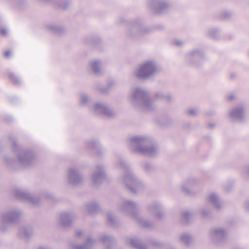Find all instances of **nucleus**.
Listing matches in <instances>:
<instances>
[{"instance_id": "13", "label": "nucleus", "mask_w": 249, "mask_h": 249, "mask_svg": "<svg viewBox=\"0 0 249 249\" xmlns=\"http://www.w3.org/2000/svg\"><path fill=\"white\" fill-rule=\"evenodd\" d=\"M14 195L17 199L27 201L35 205L37 204L40 199L38 196L32 195L27 191L19 188L15 189Z\"/></svg>"}, {"instance_id": "12", "label": "nucleus", "mask_w": 249, "mask_h": 249, "mask_svg": "<svg viewBox=\"0 0 249 249\" xmlns=\"http://www.w3.org/2000/svg\"><path fill=\"white\" fill-rule=\"evenodd\" d=\"M148 6L155 14H161L168 10L170 4L165 0H150Z\"/></svg>"}, {"instance_id": "6", "label": "nucleus", "mask_w": 249, "mask_h": 249, "mask_svg": "<svg viewBox=\"0 0 249 249\" xmlns=\"http://www.w3.org/2000/svg\"><path fill=\"white\" fill-rule=\"evenodd\" d=\"M159 70L158 65L154 61L147 60L138 66L135 75L139 79L148 80L153 77Z\"/></svg>"}, {"instance_id": "38", "label": "nucleus", "mask_w": 249, "mask_h": 249, "mask_svg": "<svg viewBox=\"0 0 249 249\" xmlns=\"http://www.w3.org/2000/svg\"><path fill=\"white\" fill-rule=\"evenodd\" d=\"M80 103L81 105H86L89 101V98L85 93H81L80 94Z\"/></svg>"}, {"instance_id": "35", "label": "nucleus", "mask_w": 249, "mask_h": 249, "mask_svg": "<svg viewBox=\"0 0 249 249\" xmlns=\"http://www.w3.org/2000/svg\"><path fill=\"white\" fill-rule=\"evenodd\" d=\"M115 83L114 81H109L106 88H96V90L102 93H106L108 92L111 89L115 86Z\"/></svg>"}, {"instance_id": "55", "label": "nucleus", "mask_w": 249, "mask_h": 249, "mask_svg": "<svg viewBox=\"0 0 249 249\" xmlns=\"http://www.w3.org/2000/svg\"><path fill=\"white\" fill-rule=\"evenodd\" d=\"M2 147L1 146V145H0V152H1V151H2Z\"/></svg>"}, {"instance_id": "50", "label": "nucleus", "mask_w": 249, "mask_h": 249, "mask_svg": "<svg viewBox=\"0 0 249 249\" xmlns=\"http://www.w3.org/2000/svg\"><path fill=\"white\" fill-rule=\"evenodd\" d=\"M83 232L80 230L77 231L75 232V236L77 238L80 237L83 235Z\"/></svg>"}, {"instance_id": "54", "label": "nucleus", "mask_w": 249, "mask_h": 249, "mask_svg": "<svg viewBox=\"0 0 249 249\" xmlns=\"http://www.w3.org/2000/svg\"><path fill=\"white\" fill-rule=\"evenodd\" d=\"M127 34H128V36H131V33L130 32H128Z\"/></svg>"}, {"instance_id": "30", "label": "nucleus", "mask_w": 249, "mask_h": 249, "mask_svg": "<svg viewBox=\"0 0 249 249\" xmlns=\"http://www.w3.org/2000/svg\"><path fill=\"white\" fill-rule=\"evenodd\" d=\"M96 241L90 237L87 238L85 244L83 245L74 246V249H91V248L95 244Z\"/></svg>"}, {"instance_id": "49", "label": "nucleus", "mask_w": 249, "mask_h": 249, "mask_svg": "<svg viewBox=\"0 0 249 249\" xmlns=\"http://www.w3.org/2000/svg\"><path fill=\"white\" fill-rule=\"evenodd\" d=\"M244 207L246 210L249 213V199L247 200L245 202L244 204Z\"/></svg>"}, {"instance_id": "17", "label": "nucleus", "mask_w": 249, "mask_h": 249, "mask_svg": "<svg viewBox=\"0 0 249 249\" xmlns=\"http://www.w3.org/2000/svg\"><path fill=\"white\" fill-rule=\"evenodd\" d=\"M76 217V214L73 213L63 212L60 214L59 223L64 227L71 225L72 221Z\"/></svg>"}, {"instance_id": "27", "label": "nucleus", "mask_w": 249, "mask_h": 249, "mask_svg": "<svg viewBox=\"0 0 249 249\" xmlns=\"http://www.w3.org/2000/svg\"><path fill=\"white\" fill-rule=\"evenodd\" d=\"M179 240L182 244L188 247L191 245L193 242V237L189 233L183 232L179 235Z\"/></svg>"}, {"instance_id": "37", "label": "nucleus", "mask_w": 249, "mask_h": 249, "mask_svg": "<svg viewBox=\"0 0 249 249\" xmlns=\"http://www.w3.org/2000/svg\"><path fill=\"white\" fill-rule=\"evenodd\" d=\"M242 177L245 179H249V164L245 165L241 169Z\"/></svg>"}, {"instance_id": "39", "label": "nucleus", "mask_w": 249, "mask_h": 249, "mask_svg": "<svg viewBox=\"0 0 249 249\" xmlns=\"http://www.w3.org/2000/svg\"><path fill=\"white\" fill-rule=\"evenodd\" d=\"M107 222L112 226L116 225V219L114 215L111 213H108L107 214Z\"/></svg>"}, {"instance_id": "5", "label": "nucleus", "mask_w": 249, "mask_h": 249, "mask_svg": "<svg viewBox=\"0 0 249 249\" xmlns=\"http://www.w3.org/2000/svg\"><path fill=\"white\" fill-rule=\"evenodd\" d=\"M138 204L137 202L125 199L123 200L119 207L120 210L126 215L136 220L142 226L150 228L153 226V223L141 217L137 213Z\"/></svg>"}, {"instance_id": "16", "label": "nucleus", "mask_w": 249, "mask_h": 249, "mask_svg": "<svg viewBox=\"0 0 249 249\" xmlns=\"http://www.w3.org/2000/svg\"><path fill=\"white\" fill-rule=\"evenodd\" d=\"M199 180L196 178H191L184 181L180 185L181 191L187 195H192V187L199 183Z\"/></svg>"}, {"instance_id": "47", "label": "nucleus", "mask_w": 249, "mask_h": 249, "mask_svg": "<svg viewBox=\"0 0 249 249\" xmlns=\"http://www.w3.org/2000/svg\"><path fill=\"white\" fill-rule=\"evenodd\" d=\"M4 57L6 59L9 58L12 55V53L10 50H7L3 53Z\"/></svg>"}, {"instance_id": "31", "label": "nucleus", "mask_w": 249, "mask_h": 249, "mask_svg": "<svg viewBox=\"0 0 249 249\" xmlns=\"http://www.w3.org/2000/svg\"><path fill=\"white\" fill-rule=\"evenodd\" d=\"M46 28L48 31L56 33L58 34H62L65 32V29L60 26L54 24H49L46 26Z\"/></svg>"}, {"instance_id": "29", "label": "nucleus", "mask_w": 249, "mask_h": 249, "mask_svg": "<svg viewBox=\"0 0 249 249\" xmlns=\"http://www.w3.org/2000/svg\"><path fill=\"white\" fill-rule=\"evenodd\" d=\"M85 42L88 45H102L103 40L99 36H88L85 39Z\"/></svg>"}, {"instance_id": "28", "label": "nucleus", "mask_w": 249, "mask_h": 249, "mask_svg": "<svg viewBox=\"0 0 249 249\" xmlns=\"http://www.w3.org/2000/svg\"><path fill=\"white\" fill-rule=\"evenodd\" d=\"M19 234L26 238H28L33 234L32 228L29 225L23 226L19 228Z\"/></svg>"}, {"instance_id": "15", "label": "nucleus", "mask_w": 249, "mask_h": 249, "mask_svg": "<svg viewBox=\"0 0 249 249\" xmlns=\"http://www.w3.org/2000/svg\"><path fill=\"white\" fill-rule=\"evenodd\" d=\"M147 211L154 216L160 219L164 214L162 205L159 202L154 201L147 205Z\"/></svg>"}, {"instance_id": "2", "label": "nucleus", "mask_w": 249, "mask_h": 249, "mask_svg": "<svg viewBox=\"0 0 249 249\" xmlns=\"http://www.w3.org/2000/svg\"><path fill=\"white\" fill-rule=\"evenodd\" d=\"M132 152L150 156H155L158 153L157 144L147 136H134L130 138L127 143Z\"/></svg>"}, {"instance_id": "23", "label": "nucleus", "mask_w": 249, "mask_h": 249, "mask_svg": "<svg viewBox=\"0 0 249 249\" xmlns=\"http://www.w3.org/2000/svg\"><path fill=\"white\" fill-rule=\"evenodd\" d=\"M133 32L137 36H141L150 32V29L139 23L134 24L132 28Z\"/></svg>"}, {"instance_id": "26", "label": "nucleus", "mask_w": 249, "mask_h": 249, "mask_svg": "<svg viewBox=\"0 0 249 249\" xmlns=\"http://www.w3.org/2000/svg\"><path fill=\"white\" fill-rule=\"evenodd\" d=\"M86 146L89 150L98 152V151L102 149V145L98 140L92 139L88 140L86 142Z\"/></svg>"}, {"instance_id": "18", "label": "nucleus", "mask_w": 249, "mask_h": 249, "mask_svg": "<svg viewBox=\"0 0 249 249\" xmlns=\"http://www.w3.org/2000/svg\"><path fill=\"white\" fill-rule=\"evenodd\" d=\"M99 240L105 246V249H112L113 245L116 243L115 238L108 234L101 235Z\"/></svg>"}, {"instance_id": "40", "label": "nucleus", "mask_w": 249, "mask_h": 249, "mask_svg": "<svg viewBox=\"0 0 249 249\" xmlns=\"http://www.w3.org/2000/svg\"><path fill=\"white\" fill-rule=\"evenodd\" d=\"M200 211L202 215L204 218H210L211 217V213L208 208L203 207L201 208Z\"/></svg>"}, {"instance_id": "25", "label": "nucleus", "mask_w": 249, "mask_h": 249, "mask_svg": "<svg viewBox=\"0 0 249 249\" xmlns=\"http://www.w3.org/2000/svg\"><path fill=\"white\" fill-rule=\"evenodd\" d=\"M154 121L157 124L162 127L168 126L173 123L172 119L170 117L165 116L156 117Z\"/></svg>"}, {"instance_id": "3", "label": "nucleus", "mask_w": 249, "mask_h": 249, "mask_svg": "<svg viewBox=\"0 0 249 249\" xmlns=\"http://www.w3.org/2000/svg\"><path fill=\"white\" fill-rule=\"evenodd\" d=\"M12 147L13 150L17 155L18 160L15 158H11L9 157H5V164L9 168H16L18 162L22 166H28L32 163L35 156L32 150L29 149L21 148L16 142H13Z\"/></svg>"}, {"instance_id": "33", "label": "nucleus", "mask_w": 249, "mask_h": 249, "mask_svg": "<svg viewBox=\"0 0 249 249\" xmlns=\"http://www.w3.org/2000/svg\"><path fill=\"white\" fill-rule=\"evenodd\" d=\"M193 213L188 211H184L182 213L181 221L183 224L190 223L193 220Z\"/></svg>"}, {"instance_id": "7", "label": "nucleus", "mask_w": 249, "mask_h": 249, "mask_svg": "<svg viewBox=\"0 0 249 249\" xmlns=\"http://www.w3.org/2000/svg\"><path fill=\"white\" fill-rule=\"evenodd\" d=\"M22 213L20 210L17 208H13L7 209L3 212L1 214V218L3 222L9 224L16 223L18 222L21 217ZM0 230L3 231H6V229L3 227V224L0 225Z\"/></svg>"}, {"instance_id": "9", "label": "nucleus", "mask_w": 249, "mask_h": 249, "mask_svg": "<svg viewBox=\"0 0 249 249\" xmlns=\"http://www.w3.org/2000/svg\"><path fill=\"white\" fill-rule=\"evenodd\" d=\"M90 110L95 114L103 116L107 118H111L115 116V113L106 103L98 102L90 107Z\"/></svg>"}, {"instance_id": "43", "label": "nucleus", "mask_w": 249, "mask_h": 249, "mask_svg": "<svg viewBox=\"0 0 249 249\" xmlns=\"http://www.w3.org/2000/svg\"><path fill=\"white\" fill-rule=\"evenodd\" d=\"M9 78L12 80L15 83L17 84H19L21 82V80L20 78L17 76L13 73L10 72L9 73Z\"/></svg>"}, {"instance_id": "11", "label": "nucleus", "mask_w": 249, "mask_h": 249, "mask_svg": "<svg viewBox=\"0 0 249 249\" xmlns=\"http://www.w3.org/2000/svg\"><path fill=\"white\" fill-rule=\"evenodd\" d=\"M107 174L105 166L102 164H98L94 168L91 176L92 183L97 186L102 184L106 178Z\"/></svg>"}, {"instance_id": "1", "label": "nucleus", "mask_w": 249, "mask_h": 249, "mask_svg": "<svg viewBox=\"0 0 249 249\" xmlns=\"http://www.w3.org/2000/svg\"><path fill=\"white\" fill-rule=\"evenodd\" d=\"M116 166L124 170V173L118 178V183L121 185L135 194H137L144 190V183L134 174L126 160L122 158L119 159Z\"/></svg>"}, {"instance_id": "46", "label": "nucleus", "mask_w": 249, "mask_h": 249, "mask_svg": "<svg viewBox=\"0 0 249 249\" xmlns=\"http://www.w3.org/2000/svg\"><path fill=\"white\" fill-rule=\"evenodd\" d=\"M53 195L51 194V193L47 192H45L43 193L41 195V197L42 198H51L53 197Z\"/></svg>"}, {"instance_id": "21", "label": "nucleus", "mask_w": 249, "mask_h": 249, "mask_svg": "<svg viewBox=\"0 0 249 249\" xmlns=\"http://www.w3.org/2000/svg\"><path fill=\"white\" fill-rule=\"evenodd\" d=\"M203 58V53L199 50L196 49L188 54L186 56L187 60L190 63L197 64L196 60H201Z\"/></svg>"}, {"instance_id": "8", "label": "nucleus", "mask_w": 249, "mask_h": 249, "mask_svg": "<svg viewBox=\"0 0 249 249\" xmlns=\"http://www.w3.org/2000/svg\"><path fill=\"white\" fill-rule=\"evenodd\" d=\"M247 111V105L245 103H240L231 109L229 115L233 121L242 123L246 120Z\"/></svg>"}, {"instance_id": "53", "label": "nucleus", "mask_w": 249, "mask_h": 249, "mask_svg": "<svg viewBox=\"0 0 249 249\" xmlns=\"http://www.w3.org/2000/svg\"><path fill=\"white\" fill-rule=\"evenodd\" d=\"M213 126H214V125L212 124H208V127L211 128H213Z\"/></svg>"}, {"instance_id": "41", "label": "nucleus", "mask_w": 249, "mask_h": 249, "mask_svg": "<svg viewBox=\"0 0 249 249\" xmlns=\"http://www.w3.org/2000/svg\"><path fill=\"white\" fill-rule=\"evenodd\" d=\"M142 167L145 170V171L148 174L150 173L155 169L154 167L151 164L148 162L144 163L142 165Z\"/></svg>"}, {"instance_id": "34", "label": "nucleus", "mask_w": 249, "mask_h": 249, "mask_svg": "<svg viewBox=\"0 0 249 249\" xmlns=\"http://www.w3.org/2000/svg\"><path fill=\"white\" fill-rule=\"evenodd\" d=\"M206 36L213 39H218L219 38L220 32L219 29L212 28L207 31Z\"/></svg>"}, {"instance_id": "10", "label": "nucleus", "mask_w": 249, "mask_h": 249, "mask_svg": "<svg viewBox=\"0 0 249 249\" xmlns=\"http://www.w3.org/2000/svg\"><path fill=\"white\" fill-rule=\"evenodd\" d=\"M226 231L222 227L212 228L209 232V236L212 243L216 246L222 244L227 238Z\"/></svg>"}, {"instance_id": "36", "label": "nucleus", "mask_w": 249, "mask_h": 249, "mask_svg": "<svg viewBox=\"0 0 249 249\" xmlns=\"http://www.w3.org/2000/svg\"><path fill=\"white\" fill-rule=\"evenodd\" d=\"M53 2L56 6L61 9H67L70 4L69 1L67 0H56Z\"/></svg>"}, {"instance_id": "51", "label": "nucleus", "mask_w": 249, "mask_h": 249, "mask_svg": "<svg viewBox=\"0 0 249 249\" xmlns=\"http://www.w3.org/2000/svg\"><path fill=\"white\" fill-rule=\"evenodd\" d=\"M235 98V96L233 94H231V95H229L227 96V98L228 100L229 101H231L233 99H234Z\"/></svg>"}, {"instance_id": "4", "label": "nucleus", "mask_w": 249, "mask_h": 249, "mask_svg": "<svg viewBox=\"0 0 249 249\" xmlns=\"http://www.w3.org/2000/svg\"><path fill=\"white\" fill-rule=\"evenodd\" d=\"M130 101L134 107L141 111H148L154 108L153 102L148 98L147 92L141 88H135L131 90Z\"/></svg>"}, {"instance_id": "45", "label": "nucleus", "mask_w": 249, "mask_h": 249, "mask_svg": "<svg viewBox=\"0 0 249 249\" xmlns=\"http://www.w3.org/2000/svg\"><path fill=\"white\" fill-rule=\"evenodd\" d=\"M231 13L229 12L224 11L221 13V17L222 19H227L231 17Z\"/></svg>"}, {"instance_id": "24", "label": "nucleus", "mask_w": 249, "mask_h": 249, "mask_svg": "<svg viewBox=\"0 0 249 249\" xmlns=\"http://www.w3.org/2000/svg\"><path fill=\"white\" fill-rule=\"evenodd\" d=\"M84 208L89 214H96L100 210L99 204L95 201L87 203L85 205Z\"/></svg>"}, {"instance_id": "14", "label": "nucleus", "mask_w": 249, "mask_h": 249, "mask_svg": "<svg viewBox=\"0 0 249 249\" xmlns=\"http://www.w3.org/2000/svg\"><path fill=\"white\" fill-rule=\"evenodd\" d=\"M83 181V176L76 167H72L68 171V182L72 185H78Z\"/></svg>"}, {"instance_id": "19", "label": "nucleus", "mask_w": 249, "mask_h": 249, "mask_svg": "<svg viewBox=\"0 0 249 249\" xmlns=\"http://www.w3.org/2000/svg\"><path fill=\"white\" fill-rule=\"evenodd\" d=\"M88 68L94 74L100 75L103 73L102 68V62L99 60H94L89 63Z\"/></svg>"}, {"instance_id": "48", "label": "nucleus", "mask_w": 249, "mask_h": 249, "mask_svg": "<svg viewBox=\"0 0 249 249\" xmlns=\"http://www.w3.org/2000/svg\"><path fill=\"white\" fill-rule=\"evenodd\" d=\"M0 33L3 36H6L8 34V30L5 27H2L0 30Z\"/></svg>"}, {"instance_id": "22", "label": "nucleus", "mask_w": 249, "mask_h": 249, "mask_svg": "<svg viewBox=\"0 0 249 249\" xmlns=\"http://www.w3.org/2000/svg\"><path fill=\"white\" fill-rule=\"evenodd\" d=\"M126 242L130 245L133 248L136 249H147L146 246L143 244L142 242L136 237H132L128 238Z\"/></svg>"}, {"instance_id": "20", "label": "nucleus", "mask_w": 249, "mask_h": 249, "mask_svg": "<svg viewBox=\"0 0 249 249\" xmlns=\"http://www.w3.org/2000/svg\"><path fill=\"white\" fill-rule=\"evenodd\" d=\"M207 199L216 209L219 210L221 208V202L218 195L214 193H210L208 195Z\"/></svg>"}, {"instance_id": "44", "label": "nucleus", "mask_w": 249, "mask_h": 249, "mask_svg": "<svg viewBox=\"0 0 249 249\" xmlns=\"http://www.w3.org/2000/svg\"><path fill=\"white\" fill-rule=\"evenodd\" d=\"M198 110L196 108H191L187 110V114L192 117H195L198 115Z\"/></svg>"}, {"instance_id": "52", "label": "nucleus", "mask_w": 249, "mask_h": 249, "mask_svg": "<svg viewBox=\"0 0 249 249\" xmlns=\"http://www.w3.org/2000/svg\"><path fill=\"white\" fill-rule=\"evenodd\" d=\"M36 249H50L48 248V247H38Z\"/></svg>"}, {"instance_id": "32", "label": "nucleus", "mask_w": 249, "mask_h": 249, "mask_svg": "<svg viewBox=\"0 0 249 249\" xmlns=\"http://www.w3.org/2000/svg\"><path fill=\"white\" fill-rule=\"evenodd\" d=\"M155 98L157 99L162 100L170 102L172 99V96L170 93L164 91H159L156 93Z\"/></svg>"}, {"instance_id": "42", "label": "nucleus", "mask_w": 249, "mask_h": 249, "mask_svg": "<svg viewBox=\"0 0 249 249\" xmlns=\"http://www.w3.org/2000/svg\"><path fill=\"white\" fill-rule=\"evenodd\" d=\"M172 45L174 46H183L186 45L187 44L184 40L178 38H175L172 40Z\"/></svg>"}]
</instances>
